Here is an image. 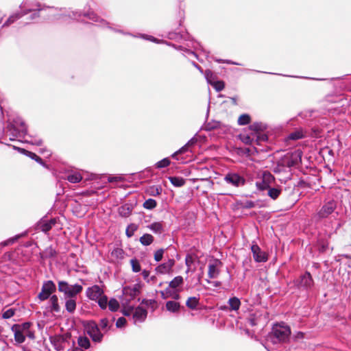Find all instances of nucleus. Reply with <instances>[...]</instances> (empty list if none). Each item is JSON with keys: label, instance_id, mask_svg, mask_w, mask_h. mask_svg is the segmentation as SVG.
<instances>
[{"label": "nucleus", "instance_id": "28", "mask_svg": "<svg viewBox=\"0 0 351 351\" xmlns=\"http://www.w3.org/2000/svg\"><path fill=\"white\" fill-rule=\"evenodd\" d=\"M98 324L101 331H103L104 335L110 330L112 326V324H110L109 319L106 317L101 319Z\"/></svg>", "mask_w": 351, "mask_h": 351}, {"label": "nucleus", "instance_id": "11", "mask_svg": "<svg viewBox=\"0 0 351 351\" xmlns=\"http://www.w3.org/2000/svg\"><path fill=\"white\" fill-rule=\"evenodd\" d=\"M56 287L55 283L52 280L44 282L41 291L38 295L40 300L44 301L51 297V295L56 291Z\"/></svg>", "mask_w": 351, "mask_h": 351}, {"label": "nucleus", "instance_id": "27", "mask_svg": "<svg viewBox=\"0 0 351 351\" xmlns=\"http://www.w3.org/2000/svg\"><path fill=\"white\" fill-rule=\"evenodd\" d=\"M64 179L67 180L71 183L75 184L82 180V176L78 172H71L66 176Z\"/></svg>", "mask_w": 351, "mask_h": 351}, {"label": "nucleus", "instance_id": "24", "mask_svg": "<svg viewBox=\"0 0 351 351\" xmlns=\"http://www.w3.org/2000/svg\"><path fill=\"white\" fill-rule=\"evenodd\" d=\"M25 14H27V12H19L10 15L9 18L5 21V22L2 25V27L10 26L11 24L14 23L15 21L20 19Z\"/></svg>", "mask_w": 351, "mask_h": 351}, {"label": "nucleus", "instance_id": "1", "mask_svg": "<svg viewBox=\"0 0 351 351\" xmlns=\"http://www.w3.org/2000/svg\"><path fill=\"white\" fill-rule=\"evenodd\" d=\"M60 13L58 14L56 16L57 19H61L64 18H69L72 19H77L78 18L81 17L82 16L87 17L88 19L91 20L94 23H97L101 27H107L110 29L112 30L114 32H118L124 35H130L132 36H136L135 35L130 34L129 32H125L124 31L113 28L111 26H110V24L108 22H107L106 20L101 19L100 16H99L97 14H95L94 12L90 11L88 12H82L79 11H69V10H60Z\"/></svg>", "mask_w": 351, "mask_h": 351}, {"label": "nucleus", "instance_id": "30", "mask_svg": "<svg viewBox=\"0 0 351 351\" xmlns=\"http://www.w3.org/2000/svg\"><path fill=\"white\" fill-rule=\"evenodd\" d=\"M304 333H303L302 332H298L292 337L293 341L296 344V346H298L300 348H304L306 346V344L304 342Z\"/></svg>", "mask_w": 351, "mask_h": 351}, {"label": "nucleus", "instance_id": "55", "mask_svg": "<svg viewBox=\"0 0 351 351\" xmlns=\"http://www.w3.org/2000/svg\"><path fill=\"white\" fill-rule=\"evenodd\" d=\"M240 205L241 207L244 209H250L256 206L255 202L251 200H245L242 202Z\"/></svg>", "mask_w": 351, "mask_h": 351}, {"label": "nucleus", "instance_id": "23", "mask_svg": "<svg viewBox=\"0 0 351 351\" xmlns=\"http://www.w3.org/2000/svg\"><path fill=\"white\" fill-rule=\"evenodd\" d=\"M64 299L66 311L71 314L74 313L77 306L76 298H70Z\"/></svg>", "mask_w": 351, "mask_h": 351}, {"label": "nucleus", "instance_id": "35", "mask_svg": "<svg viewBox=\"0 0 351 351\" xmlns=\"http://www.w3.org/2000/svg\"><path fill=\"white\" fill-rule=\"evenodd\" d=\"M154 241V237L150 234H144L140 237L139 241L144 246H148L151 245Z\"/></svg>", "mask_w": 351, "mask_h": 351}, {"label": "nucleus", "instance_id": "31", "mask_svg": "<svg viewBox=\"0 0 351 351\" xmlns=\"http://www.w3.org/2000/svg\"><path fill=\"white\" fill-rule=\"evenodd\" d=\"M11 330L14 332V340L18 343H22L25 341V335H24V332L19 330L18 328L14 329L13 326H12Z\"/></svg>", "mask_w": 351, "mask_h": 351}, {"label": "nucleus", "instance_id": "45", "mask_svg": "<svg viewBox=\"0 0 351 351\" xmlns=\"http://www.w3.org/2000/svg\"><path fill=\"white\" fill-rule=\"evenodd\" d=\"M251 117L248 114H243L238 119L239 125H245L250 123Z\"/></svg>", "mask_w": 351, "mask_h": 351}, {"label": "nucleus", "instance_id": "20", "mask_svg": "<svg viewBox=\"0 0 351 351\" xmlns=\"http://www.w3.org/2000/svg\"><path fill=\"white\" fill-rule=\"evenodd\" d=\"M49 311L51 313H60L61 308L58 303V298L56 295H52L49 298Z\"/></svg>", "mask_w": 351, "mask_h": 351}, {"label": "nucleus", "instance_id": "36", "mask_svg": "<svg viewBox=\"0 0 351 351\" xmlns=\"http://www.w3.org/2000/svg\"><path fill=\"white\" fill-rule=\"evenodd\" d=\"M199 305V298L190 297L186 302V306L191 310H195Z\"/></svg>", "mask_w": 351, "mask_h": 351}, {"label": "nucleus", "instance_id": "48", "mask_svg": "<svg viewBox=\"0 0 351 351\" xmlns=\"http://www.w3.org/2000/svg\"><path fill=\"white\" fill-rule=\"evenodd\" d=\"M221 122L217 121H212L210 122H208L204 127L206 130L210 131L219 128Z\"/></svg>", "mask_w": 351, "mask_h": 351}, {"label": "nucleus", "instance_id": "50", "mask_svg": "<svg viewBox=\"0 0 351 351\" xmlns=\"http://www.w3.org/2000/svg\"><path fill=\"white\" fill-rule=\"evenodd\" d=\"M32 326V323L30 322H24L22 324H14V329L18 328L19 330L25 332L29 330L30 326Z\"/></svg>", "mask_w": 351, "mask_h": 351}, {"label": "nucleus", "instance_id": "7", "mask_svg": "<svg viewBox=\"0 0 351 351\" xmlns=\"http://www.w3.org/2000/svg\"><path fill=\"white\" fill-rule=\"evenodd\" d=\"M294 285L298 289H302L307 291L313 287L314 280L310 272L305 271L299 278L294 280Z\"/></svg>", "mask_w": 351, "mask_h": 351}, {"label": "nucleus", "instance_id": "46", "mask_svg": "<svg viewBox=\"0 0 351 351\" xmlns=\"http://www.w3.org/2000/svg\"><path fill=\"white\" fill-rule=\"evenodd\" d=\"M96 301H97V303L99 306V307L104 310L107 308L108 306V299L106 295H102L99 299H97Z\"/></svg>", "mask_w": 351, "mask_h": 351}, {"label": "nucleus", "instance_id": "16", "mask_svg": "<svg viewBox=\"0 0 351 351\" xmlns=\"http://www.w3.org/2000/svg\"><path fill=\"white\" fill-rule=\"evenodd\" d=\"M175 261L173 259H169L167 262L156 267V271L161 274H169L172 270Z\"/></svg>", "mask_w": 351, "mask_h": 351}, {"label": "nucleus", "instance_id": "13", "mask_svg": "<svg viewBox=\"0 0 351 351\" xmlns=\"http://www.w3.org/2000/svg\"><path fill=\"white\" fill-rule=\"evenodd\" d=\"M251 250L253 254V258L256 262L265 263L267 261V254L261 250V247L256 243L252 245Z\"/></svg>", "mask_w": 351, "mask_h": 351}, {"label": "nucleus", "instance_id": "54", "mask_svg": "<svg viewBox=\"0 0 351 351\" xmlns=\"http://www.w3.org/2000/svg\"><path fill=\"white\" fill-rule=\"evenodd\" d=\"M241 139L245 144L251 145L255 140L254 134L251 133L250 134L243 135Z\"/></svg>", "mask_w": 351, "mask_h": 351}, {"label": "nucleus", "instance_id": "19", "mask_svg": "<svg viewBox=\"0 0 351 351\" xmlns=\"http://www.w3.org/2000/svg\"><path fill=\"white\" fill-rule=\"evenodd\" d=\"M56 222L57 220L56 218H52L49 220H41L38 223V226L41 231L46 233L49 231L53 226H55Z\"/></svg>", "mask_w": 351, "mask_h": 351}, {"label": "nucleus", "instance_id": "17", "mask_svg": "<svg viewBox=\"0 0 351 351\" xmlns=\"http://www.w3.org/2000/svg\"><path fill=\"white\" fill-rule=\"evenodd\" d=\"M221 264V262L218 260H214L213 263H209L208 276L210 278H216L219 274V271L218 267Z\"/></svg>", "mask_w": 351, "mask_h": 351}, {"label": "nucleus", "instance_id": "21", "mask_svg": "<svg viewBox=\"0 0 351 351\" xmlns=\"http://www.w3.org/2000/svg\"><path fill=\"white\" fill-rule=\"evenodd\" d=\"M267 128V124L263 122H254L249 126V130H251L254 134H256L261 132H264Z\"/></svg>", "mask_w": 351, "mask_h": 351}, {"label": "nucleus", "instance_id": "63", "mask_svg": "<svg viewBox=\"0 0 351 351\" xmlns=\"http://www.w3.org/2000/svg\"><path fill=\"white\" fill-rule=\"evenodd\" d=\"M126 324V319L123 317L118 318L116 322V327L118 328L123 327Z\"/></svg>", "mask_w": 351, "mask_h": 351}, {"label": "nucleus", "instance_id": "39", "mask_svg": "<svg viewBox=\"0 0 351 351\" xmlns=\"http://www.w3.org/2000/svg\"><path fill=\"white\" fill-rule=\"evenodd\" d=\"M228 304L230 305V310L237 311L240 308L241 301L238 298L232 297L228 300Z\"/></svg>", "mask_w": 351, "mask_h": 351}, {"label": "nucleus", "instance_id": "61", "mask_svg": "<svg viewBox=\"0 0 351 351\" xmlns=\"http://www.w3.org/2000/svg\"><path fill=\"white\" fill-rule=\"evenodd\" d=\"M124 178L121 176H110L108 178V182H122Z\"/></svg>", "mask_w": 351, "mask_h": 351}, {"label": "nucleus", "instance_id": "2", "mask_svg": "<svg viewBox=\"0 0 351 351\" xmlns=\"http://www.w3.org/2000/svg\"><path fill=\"white\" fill-rule=\"evenodd\" d=\"M8 117L7 130L10 132V140L13 141L18 137H24L27 134V128L22 119L12 114H8Z\"/></svg>", "mask_w": 351, "mask_h": 351}, {"label": "nucleus", "instance_id": "60", "mask_svg": "<svg viewBox=\"0 0 351 351\" xmlns=\"http://www.w3.org/2000/svg\"><path fill=\"white\" fill-rule=\"evenodd\" d=\"M163 254H164L163 249L161 248V249L156 250V252L154 253V260L156 262L160 261L162 259Z\"/></svg>", "mask_w": 351, "mask_h": 351}, {"label": "nucleus", "instance_id": "22", "mask_svg": "<svg viewBox=\"0 0 351 351\" xmlns=\"http://www.w3.org/2000/svg\"><path fill=\"white\" fill-rule=\"evenodd\" d=\"M43 10L44 8L42 6V5L40 3H37L34 8H30L27 11H24L23 12H27V14L29 12H32V14L29 16V19L35 20L40 16L39 12L43 11Z\"/></svg>", "mask_w": 351, "mask_h": 351}, {"label": "nucleus", "instance_id": "41", "mask_svg": "<svg viewBox=\"0 0 351 351\" xmlns=\"http://www.w3.org/2000/svg\"><path fill=\"white\" fill-rule=\"evenodd\" d=\"M166 293L168 294L169 298H171L173 300H178L180 298L178 289H173L172 288L167 287Z\"/></svg>", "mask_w": 351, "mask_h": 351}, {"label": "nucleus", "instance_id": "64", "mask_svg": "<svg viewBox=\"0 0 351 351\" xmlns=\"http://www.w3.org/2000/svg\"><path fill=\"white\" fill-rule=\"evenodd\" d=\"M134 309V306H130L128 308H124L121 311V312L123 314V315L128 317V316H130L132 314V313L133 312Z\"/></svg>", "mask_w": 351, "mask_h": 351}, {"label": "nucleus", "instance_id": "43", "mask_svg": "<svg viewBox=\"0 0 351 351\" xmlns=\"http://www.w3.org/2000/svg\"><path fill=\"white\" fill-rule=\"evenodd\" d=\"M119 303L115 298H111L108 302L109 310L112 312H116L119 308Z\"/></svg>", "mask_w": 351, "mask_h": 351}, {"label": "nucleus", "instance_id": "34", "mask_svg": "<svg viewBox=\"0 0 351 351\" xmlns=\"http://www.w3.org/2000/svg\"><path fill=\"white\" fill-rule=\"evenodd\" d=\"M261 179L269 186H273L275 182V177L269 171L263 172Z\"/></svg>", "mask_w": 351, "mask_h": 351}, {"label": "nucleus", "instance_id": "40", "mask_svg": "<svg viewBox=\"0 0 351 351\" xmlns=\"http://www.w3.org/2000/svg\"><path fill=\"white\" fill-rule=\"evenodd\" d=\"M25 234L26 233L24 232V233H22V234H16L14 237H11V238L7 239L6 241H2L0 243V245L1 247H5V246H8V245H12V244L14 243L19 239H20L21 237H22L24 235H25Z\"/></svg>", "mask_w": 351, "mask_h": 351}, {"label": "nucleus", "instance_id": "10", "mask_svg": "<svg viewBox=\"0 0 351 351\" xmlns=\"http://www.w3.org/2000/svg\"><path fill=\"white\" fill-rule=\"evenodd\" d=\"M141 287L138 284H135L133 286H126L123 288V294L127 298L122 300L123 305H127L129 302L134 300L140 293Z\"/></svg>", "mask_w": 351, "mask_h": 351}, {"label": "nucleus", "instance_id": "26", "mask_svg": "<svg viewBox=\"0 0 351 351\" xmlns=\"http://www.w3.org/2000/svg\"><path fill=\"white\" fill-rule=\"evenodd\" d=\"M165 306L167 310L171 313H178L181 308L180 303L176 300L167 301Z\"/></svg>", "mask_w": 351, "mask_h": 351}, {"label": "nucleus", "instance_id": "3", "mask_svg": "<svg viewBox=\"0 0 351 351\" xmlns=\"http://www.w3.org/2000/svg\"><path fill=\"white\" fill-rule=\"evenodd\" d=\"M291 333V328L288 325L284 322L276 324L272 327L268 341H270L273 344L284 343L289 340Z\"/></svg>", "mask_w": 351, "mask_h": 351}, {"label": "nucleus", "instance_id": "58", "mask_svg": "<svg viewBox=\"0 0 351 351\" xmlns=\"http://www.w3.org/2000/svg\"><path fill=\"white\" fill-rule=\"evenodd\" d=\"M16 309L10 308L6 311H5L2 314V317L3 319H10L15 314Z\"/></svg>", "mask_w": 351, "mask_h": 351}, {"label": "nucleus", "instance_id": "32", "mask_svg": "<svg viewBox=\"0 0 351 351\" xmlns=\"http://www.w3.org/2000/svg\"><path fill=\"white\" fill-rule=\"evenodd\" d=\"M184 283V278L181 276H176L172 280L169 282L167 287L172 288L173 289H177V288L182 286Z\"/></svg>", "mask_w": 351, "mask_h": 351}, {"label": "nucleus", "instance_id": "6", "mask_svg": "<svg viewBox=\"0 0 351 351\" xmlns=\"http://www.w3.org/2000/svg\"><path fill=\"white\" fill-rule=\"evenodd\" d=\"M337 208V203L334 200H330L323 204L319 211L315 215L314 218L317 221L328 217Z\"/></svg>", "mask_w": 351, "mask_h": 351}, {"label": "nucleus", "instance_id": "18", "mask_svg": "<svg viewBox=\"0 0 351 351\" xmlns=\"http://www.w3.org/2000/svg\"><path fill=\"white\" fill-rule=\"evenodd\" d=\"M282 191L281 186H271L266 191L265 195L269 197L271 199L276 200L278 198Z\"/></svg>", "mask_w": 351, "mask_h": 351}, {"label": "nucleus", "instance_id": "38", "mask_svg": "<svg viewBox=\"0 0 351 351\" xmlns=\"http://www.w3.org/2000/svg\"><path fill=\"white\" fill-rule=\"evenodd\" d=\"M271 186H269V184H267V183L265 182L264 180H263L261 178L259 181H256V189L259 191V192H262V195H265V191L270 187Z\"/></svg>", "mask_w": 351, "mask_h": 351}, {"label": "nucleus", "instance_id": "44", "mask_svg": "<svg viewBox=\"0 0 351 351\" xmlns=\"http://www.w3.org/2000/svg\"><path fill=\"white\" fill-rule=\"evenodd\" d=\"M138 226L135 223H130L125 230V234L128 238L132 237L134 232L137 230Z\"/></svg>", "mask_w": 351, "mask_h": 351}, {"label": "nucleus", "instance_id": "53", "mask_svg": "<svg viewBox=\"0 0 351 351\" xmlns=\"http://www.w3.org/2000/svg\"><path fill=\"white\" fill-rule=\"evenodd\" d=\"M161 191H162V189L160 187L152 186L148 189L147 193L150 195L156 196V195H159L161 193Z\"/></svg>", "mask_w": 351, "mask_h": 351}, {"label": "nucleus", "instance_id": "51", "mask_svg": "<svg viewBox=\"0 0 351 351\" xmlns=\"http://www.w3.org/2000/svg\"><path fill=\"white\" fill-rule=\"evenodd\" d=\"M124 251L119 247L114 248L111 252V256L117 259H121L123 258Z\"/></svg>", "mask_w": 351, "mask_h": 351}, {"label": "nucleus", "instance_id": "47", "mask_svg": "<svg viewBox=\"0 0 351 351\" xmlns=\"http://www.w3.org/2000/svg\"><path fill=\"white\" fill-rule=\"evenodd\" d=\"M143 208L147 210H152L157 206V202L155 199L149 198L143 203Z\"/></svg>", "mask_w": 351, "mask_h": 351}, {"label": "nucleus", "instance_id": "59", "mask_svg": "<svg viewBox=\"0 0 351 351\" xmlns=\"http://www.w3.org/2000/svg\"><path fill=\"white\" fill-rule=\"evenodd\" d=\"M210 84L217 92L222 90L225 86L224 82L223 81H217L215 82L211 83Z\"/></svg>", "mask_w": 351, "mask_h": 351}, {"label": "nucleus", "instance_id": "37", "mask_svg": "<svg viewBox=\"0 0 351 351\" xmlns=\"http://www.w3.org/2000/svg\"><path fill=\"white\" fill-rule=\"evenodd\" d=\"M170 182L176 187H180L184 185L185 180L182 177L178 176H170L169 177Z\"/></svg>", "mask_w": 351, "mask_h": 351}, {"label": "nucleus", "instance_id": "29", "mask_svg": "<svg viewBox=\"0 0 351 351\" xmlns=\"http://www.w3.org/2000/svg\"><path fill=\"white\" fill-rule=\"evenodd\" d=\"M132 208L130 205L125 204L118 208V213L122 217H128L130 215Z\"/></svg>", "mask_w": 351, "mask_h": 351}, {"label": "nucleus", "instance_id": "15", "mask_svg": "<svg viewBox=\"0 0 351 351\" xmlns=\"http://www.w3.org/2000/svg\"><path fill=\"white\" fill-rule=\"evenodd\" d=\"M104 294V291L99 285H93L86 289V295L91 300H97Z\"/></svg>", "mask_w": 351, "mask_h": 351}, {"label": "nucleus", "instance_id": "49", "mask_svg": "<svg viewBox=\"0 0 351 351\" xmlns=\"http://www.w3.org/2000/svg\"><path fill=\"white\" fill-rule=\"evenodd\" d=\"M171 164V161L169 158H165L157 162L155 164V167L157 169H162L168 167Z\"/></svg>", "mask_w": 351, "mask_h": 351}, {"label": "nucleus", "instance_id": "14", "mask_svg": "<svg viewBox=\"0 0 351 351\" xmlns=\"http://www.w3.org/2000/svg\"><path fill=\"white\" fill-rule=\"evenodd\" d=\"M133 311L132 319L135 324L137 322L142 323L145 322L147 317V311L145 308L138 306L135 308Z\"/></svg>", "mask_w": 351, "mask_h": 351}, {"label": "nucleus", "instance_id": "56", "mask_svg": "<svg viewBox=\"0 0 351 351\" xmlns=\"http://www.w3.org/2000/svg\"><path fill=\"white\" fill-rule=\"evenodd\" d=\"M132 271L135 273L138 272L141 269L140 263L136 259H131L130 261Z\"/></svg>", "mask_w": 351, "mask_h": 351}, {"label": "nucleus", "instance_id": "5", "mask_svg": "<svg viewBox=\"0 0 351 351\" xmlns=\"http://www.w3.org/2000/svg\"><path fill=\"white\" fill-rule=\"evenodd\" d=\"M82 289L83 287L80 284L71 285L66 281H58V291L64 293V298H76Z\"/></svg>", "mask_w": 351, "mask_h": 351}, {"label": "nucleus", "instance_id": "62", "mask_svg": "<svg viewBox=\"0 0 351 351\" xmlns=\"http://www.w3.org/2000/svg\"><path fill=\"white\" fill-rule=\"evenodd\" d=\"M27 143H29L32 145L40 146L43 144V140L38 137H34L31 140H27Z\"/></svg>", "mask_w": 351, "mask_h": 351}, {"label": "nucleus", "instance_id": "52", "mask_svg": "<svg viewBox=\"0 0 351 351\" xmlns=\"http://www.w3.org/2000/svg\"><path fill=\"white\" fill-rule=\"evenodd\" d=\"M135 37H140V38H142L143 39H145V40H149V41H152L153 43H163V40H159L152 36H149V35H147V34H139V36H136Z\"/></svg>", "mask_w": 351, "mask_h": 351}, {"label": "nucleus", "instance_id": "4", "mask_svg": "<svg viewBox=\"0 0 351 351\" xmlns=\"http://www.w3.org/2000/svg\"><path fill=\"white\" fill-rule=\"evenodd\" d=\"M83 326L86 334L95 343H101L104 339V333L101 331L99 324L94 320L83 322Z\"/></svg>", "mask_w": 351, "mask_h": 351}, {"label": "nucleus", "instance_id": "42", "mask_svg": "<svg viewBox=\"0 0 351 351\" xmlns=\"http://www.w3.org/2000/svg\"><path fill=\"white\" fill-rule=\"evenodd\" d=\"M304 136H304V133L302 132V131L295 130V131L290 133L288 135L287 139L292 140V141H296V140L301 139V138H304Z\"/></svg>", "mask_w": 351, "mask_h": 351}, {"label": "nucleus", "instance_id": "57", "mask_svg": "<svg viewBox=\"0 0 351 351\" xmlns=\"http://www.w3.org/2000/svg\"><path fill=\"white\" fill-rule=\"evenodd\" d=\"M255 141L257 142V144H261L262 142H265L267 141L268 137L265 134L258 133L254 134Z\"/></svg>", "mask_w": 351, "mask_h": 351}, {"label": "nucleus", "instance_id": "9", "mask_svg": "<svg viewBox=\"0 0 351 351\" xmlns=\"http://www.w3.org/2000/svg\"><path fill=\"white\" fill-rule=\"evenodd\" d=\"M302 152H295L291 155L285 156L281 159L280 164L285 168H291L299 165L301 162Z\"/></svg>", "mask_w": 351, "mask_h": 351}, {"label": "nucleus", "instance_id": "12", "mask_svg": "<svg viewBox=\"0 0 351 351\" xmlns=\"http://www.w3.org/2000/svg\"><path fill=\"white\" fill-rule=\"evenodd\" d=\"M5 144L6 145H8V146H11L14 150H17L19 153L29 157L30 158H32V160H35L36 162H37L38 163H39L42 166L46 167V164L43 161V160L40 156H37L35 153L32 152L28 151V150H26L25 149H23V148H21V147H16L15 145H11L8 144V143H5Z\"/></svg>", "mask_w": 351, "mask_h": 351}, {"label": "nucleus", "instance_id": "8", "mask_svg": "<svg viewBox=\"0 0 351 351\" xmlns=\"http://www.w3.org/2000/svg\"><path fill=\"white\" fill-rule=\"evenodd\" d=\"M223 180L226 184L237 188L243 186L246 183L245 178L235 172H228Z\"/></svg>", "mask_w": 351, "mask_h": 351}, {"label": "nucleus", "instance_id": "33", "mask_svg": "<svg viewBox=\"0 0 351 351\" xmlns=\"http://www.w3.org/2000/svg\"><path fill=\"white\" fill-rule=\"evenodd\" d=\"M77 344L82 349L87 350L90 347V341L86 336H80L77 338Z\"/></svg>", "mask_w": 351, "mask_h": 351}, {"label": "nucleus", "instance_id": "25", "mask_svg": "<svg viewBox=\"0 0 351 351\" xmlns=\"http://www.w3.org/2000/svg\"><path fill=\"white\" fill-rule=\"evenodd\" d=\"M152 232L160 234L164 232L163 222H154L147 226Z\"/></svg>", "mask_w": 351, "mask_h": 351}]
</instances>
